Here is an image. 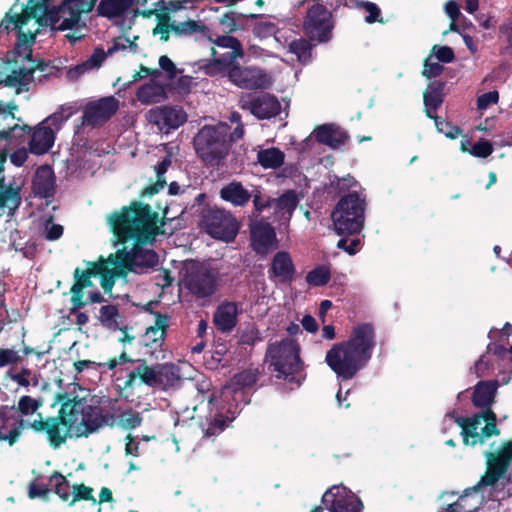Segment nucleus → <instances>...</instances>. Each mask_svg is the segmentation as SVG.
<instances>
[{"instance_id": "1", "label": "nucleus", "mask_w": 512, "mask_h": 512, "mask_svg": "<svg viewBox=\"0 0 512 512\" xmlns=\"http://www.w3.org/2000/svg\"><path fill=\"white\" fill-rule=\"evenodd\" d=\"M109 223L119 243L134 241L133 273L144 274L158 265V254L142 246L153 243L157 235L164 234L162 227L165 224V217L158 225V213L153 211L149 204L134 201L130 206H124L120 211L114 212L109 218Z\"/></svg>"}, {"instance_id": "2", "label": "nucleus", "mask_w": 512, "mask_h": 512, "mask_svg": "<svg viewBox=\"0 0 512 512\" xmlns=\"http://www.w3.org/2000/svg\"><path fill=\"white\" fill-rule=\"evenodd\" d=\"M376 346L375 327L371 323L355 325L347 340L335 343L325 362L341 380H351L372 358Z\"/></svg>"}, {"instance_id": "3", "label": "nucleus", "mask_w": 512, "mask_h": 512, "mask_svg": "<svg viewBox=\"0 0 512 512\" xmlns=\"http://www.w3.org/2000/svg\"><path fill=\"white\" fill-rule=\"evenodd\" d=\"M60 404L57 416H50L46 419H38L29 423V427L36 433H45L50 446L54 448L64 444L68 437H71V431L77 424V405L78 400H70L68 392H60L55 395L54 403Z\"/></svg>"}, {"instance_id": "4", "label": "nucleus", "mask_w": 512, "mask_h": 512, "mask_svg": "<svg viewBox=\"0 0 512 512\" xmlns=\"http://www.w3.org/2000/svg\"><path fill=\"white\" fill-rule=\"evenodd\" d=\"M231 146L230 126L225 123L204 125L193 139L197 157L208 168L222 166Z\"/></svg>"}, {"instance_id": "5", "label": "nucleus", "mask_w": 512, "mask_h": 512, "mask_svg": "<svg viewBox=\"0 0 512 512\" xmlns=\"http://www.w3.org/2000/svg\"><path fill=\"white\" fill-rule=\"evenodd\" d=\"M266 355L270 359L269 369L275 373L277 379H283L297 387L301 385L299 375L303 371L304 364L300 358V347L296 340L286 338L270 344Z\"/></svg>"}, {"instance_id": "6", "label": "nucleus", "mask_w": 512, "mask_h": 512, "mask_svg": "<svg viewBox=\"0 0 512 512\" xmlns=\"http://www.w3.org/2000/svg\"><path fill=\"white\" fill-rule=\"evenodd\" d=\"M366 200L356 191L342 196L335 205L331 219L338 235H357L365 221Z\"/></svg>"}, {"instance_id": "7", "label": "nucleus", "mask_w": 512, "mask_h": 512, "mask_svg": "<svg viewBox=\"0 0 512 512\" xmlns=\"http://www.w3.org/2000/svg\"><path fill=\"white\" fill-rule=\"evenodd\" d=\"M137 380H139L138 384L159 387L164 390L178 388L182 382L178 366L166 363L152 367L148 365L147 360L138 361V366L128 373L122 389H134Z\"/></svg>"}, {"instance_id": "8", "label": "nucleus", "mask_w": 512, "mask_h": 512, "mask_svg": "<svg viewBox=\"0 0 512 512\" xmlns=\"http://www.w3.org/2000/svg\"><path fill=\"white\" fill-rule=\"evenodd\" d=\"M220 281L219 270L208 263L192 260L185 266L182 283L196 300L211 298L218 291Z\"/></svg>"}, {"instance_id": "9", "label": "nucleus", "mask_w": 512, "mask_h": 512, "mask_svg": "<svg viewBox=\"0 0 512 512\" xmlns=\"http://www.w3.org/2000/svg\"><path fill=\"white\" fill-rule=\"evenodd\" d=\"M302 21L304 35L316 44L329 42L333 37V14L319 0H311Z\"/></svg>"}, {"instance_id": "10", "label": "nucleus", "mask_w": 512, "mask_h": 512, "mask_svg": "<svg viewBox=\"0 0 512 512\" xmlns=\"http://www.w3.org/2000/svg\"><path fill=\"white\" fill-rule=\"evenodd\" d=\"M70 400L80 401V404L77 405V424L73 427L76 437H88L105 426L112 427L115 424L113 413H103L98 406L86 405L84 399L77 395L70 396Z\"/></svg>"}, {"instance_id": "11", "label": "nucleus", "mask_w": 512, "mask_h": 512, "mask_svg": "<svg viewBox=\"0 0 512 512\" xmlns=\"http://www.w3.org/2000/svg\"><path fill=\"white\" fill-rule=\"evenodd\" d=\"M486 471L479 482L472 487L478 491L481 487L493 486L507 472L512 462V441L503 442L496 451H487Z\"/></svg>"}, {"instance_id": "12", "label": "nucleus", "mask_w": 512, "mask_h": 512, "mask_svg": "<svg viewBox=\"0 0 512 512\" xmlns=\"http://www.w3.org/2000/svg\"><path fill=\"white\" fill-rule=\"evenodd\" d=\"M202 222L211 236L225 241L233 240L239 231L235 217L218 207L203 210Z\"/></svg>"}, {"instance_id": "13", "label": "nucleus", "mask_w": 512, "mask_h": 512, "mask_svg": "<svg viewBox=\"0 0 512 512\" xmlns=\"http://www.w3.org/2000/svg\"><path fill=\"white\" fill-rule=\"evenodd\" d=\"M235 86L245 90L266 89L272 85V79L263 69L256 66L233 67L227 75Z\"/></svg>"}, {"instance_id": "14", "label": "nucleus", "mask_w": 512, "mask_h": 512, "mask_svg": "<svg viewBox=\"0 0 512 512\" xmlns=\"http://www.w3.org/2000/svg\"><path fill=\"white\" fill-rule=\"evenodd\" d=\"M321 502L329 512H361L364 508L362 501L344 486L331 487Z\"/></svg>"}, {"instance_id": "15", "label": "nucleus", "mask_w": 512, "mask_h": 512, "mask_svg": "<svg viewBox=\"0 0 512 512\" xmlns=\"http://www.w3.org/2000/svg\"><path fill=\"white\" fill-rule=\"evenodd\" d=\"M119 109V101L114 96L102 97L86 104L82 123L97 127L106 123Z\"/></svg>"}, {"instance_id": "16", "label": "nucleus", "mask_w": 512, "mask_h": 512, "mask_svg": "<svg viewBox=\"0 0 512 512\" xmlns=\"http://www.w3.org/2000/svg\"><path fill=\"white\" fill-rule=\"evenodd\" d=\"M26 427V421L17 414L14 405H0V442L13 446Z\"/></svg>"}, {"instance_id": "17", "label": "nucleus", "mask_w": 512, "mask_h": 512, "mask_svg": "<svg viewBox=\"0 0 512 512\" xmlns=\"http://www.w3.org/2000/svg\"><path fill=\"white\" fill-rule=\"evenodd\" d=\"M146 118L149 123L158 126L162 131L168 132L183 125L187 120V114L177 106H160L151 108L147 112Z\"/></svg>"}, {"instance_id": "18", "label": "nucleus", "mask_w": 512, "mask_h": 512, "mask_svg": "<svg viewBox=\"0 0 512 512\" xmlns=\"http://www.w3.org/2000/svg\"><path fill=\"white\" fill-rule=\"evenodd\" d=\"M295 274L296 267L290 253L287 251L275 253L268 269L269 279L274 282L287 284L295 279Z\"/></svg>"}, {"instance_id": "19", "label": "nucleus", "mask_w": 512, "mask_h": 512, "mask_svg": "<svg viewBox=\"0 0 512 512\" xmlns=\"http://www.w3.org/2000/svg\"><path fill=\"white\" fill-rule=\"evenodd\" d=\"M211 55L213 59L205 66L207 74L211 76L222 74L227 77L229 71L239 65L238 59L243 58L245 52L244 49L230 50L217 56L216 49L211 47Z\"/></svg>"}, {"instance_id": "20", "label": "nucleus", "mask_w": 512, "mask_h": 512, "mask_svg": "<svg viewBox=\"0 0 512 512\" xmlns=\"http://www.w3.org/2000/svg\"><path fill=\"white\" fill-rule=\"evenodd\" d=\"M45 123L46 122L42 121L33 129L31 128L30 133L22 131L30 136V140L28 142L29 151L34 155H43L54 145L55 133L53 129L50 126H46Z\"/></svg>"}, {"instance_id": "21", "label": "nucleus", "mask_w": 512, "mask_h": 512, "mask_svg": "<svg viewBox=\"0 0 512 512\" xmlns=\"http://www.w3.org/2000/svg\"><path fill=\"white\" fill-rule=\"evenodd\" d=\"M240 313L238 303L225 300L215 309L213 314V324L217 331L221 333H230L238 323Z\"/></svg>"}, {"instance_id": "22", "label": "nucleus", "mask_w": 512, "mask_h": 512, "mask_svg": "<svg viewBox=\"0 0 512 512\" xmlns=\"http://www.w3.org/2000/svg\"><path fill=\"white\" fill-rule=\"evenodd\" d=\"M18 109V106L10 102L5 107L0 102V139L1 140H10L13 137H21L22 134H15L17 130L27 131L30 133L31 127L29 125L23 124L22 126L18 123H14L16 120L14 111Z\"/></svg>"}, {"instance_id": "23", "label": "nucleus", "mask_w": 512, "mask_h": 512, "mask_svg": "<svg viewBox=\"0 0 512 512\" xmlns=\"http://www.w3.org/2000/svg\"><path fill=\"white\" fill-rule=\"evenodd\" d=\"M74 283L70 288L72 308L70 313L73 314L80 308L87 305V301H84V289L94 287L92 282V276L87 274L83 269L76 267L73 272Z\"/></svg>"}, {"instance_id": "24", "label": "nucleus", "mask_w": 512, "mask_h": 512, "mask_svg": "<svg viewBox=\"0 0 512 512\" xmlns=\"http://www.w3.org/2000/svg\"><path fill=\"white\" fill-rule=\"evenodd\" d=\"M251 241L257 253H265L277 241L275 229L268 222H257L251 227Z\"/></svg>"}, {"instance_id": "25", "label": "nucleus", "mask_w": 512, "mask_h": 512, "mask_svg": "<svg viewBox=\"0 0 512 512\" xmlns=\"http://www.w3.org/2000/svg\"><path fill=\"white\" fill-rule=\"evenodd\" d=\"M250 110L258 119H270L280 113L281 104L276 96L264 93L250 101Z\"/></svg>"}, {"instance_id": "26", "label": "nucleus", "mask_w": 512, "mask_h": 512, "mask_svg": "<svg viewBox=\"0 0 512 512\" xmlns=\"http://www.w3.org/2000/svg\"><path fill=\"white\" fill-rule=\"evenodd\" d=\"M56 179L52 167L48 164L37 168L33 179V190L41 198H50L55 194Z\"/></svg>"}, {"instance_id": "27", "label": "nucleus", "mask_w": 512, "mask_h": 512, "mask_svg": "<svg viewBox=\"0 0 512 512\" xmlns=\"http://www.w3.org/2000/svg\"><path fill=\"white\" fill-rule=\"evenodd\" d=\"M219 196L235 207H245L251 200L252 190H248L240 181L233 180L220 189Z\"/></svg>"}, {"instance_id": "28", "label": "nucleus", "mask_w": 512, "mask_h": 512, "mask_svg": "<svg viewBox=\"0 0 512 512\" xmlns=\"http://www.w3.org/2000/svg\"><path fill=\"white\" fill-rule=\"evenodd\" d=\"M173 33L176 36L193 37L195 41L205 42L211 40V29L202 21L188 19L177 22L173 26Z\"/></svg>"}, {"instance_id": "29", "label": "nucleus", "mask_w": 512, "mask_h": 512, "mask_svg": "<svg viewBox=\"0 0 512 512\" xmlns=\"http://www.w3.org/2000/svg\"><path fill=\"white\" fill-rule=\"evenodd\" d=\"M314 136L318 143L326 145L332 149H337L344 145L349 139V135L333 124L319 125L314 129Z\"/></svg>"}, {"instance_id": "30", "label": "nucleus", "mask_w": 512, "mask_h": 512, "mask_svg": "<svg viewBox=\"0 0 512 512\" xmlns=\"http://www.w3.org/2000/svg\"><path fill=\"white\" fill-rule=\"evenodd\" d=\"M22 203L19 187L5 185L4 179H0V215L6 213L14 216Z\"/></svg>"}, {"instance_id": "31", "label": "nucleus", "mask_w": 512, "mask_h": 512, "mask_svg": "<svg viewBox=\"0 0 512 512\" xmlns=\"http://www.w3.org/2000/svg\"><path fill=\"white\" fill-rule=\"evenodd\" d=\"M498 382L496 380L491 381H479L474 386L472 395V403L476 408L492 406L495 399Z\"/></svg>"}, {"instance_id": "32", "label": "nucleus", "mask_w": 512, "mask_h": 512, "mask_svg": "<svg viewBox=\"0 0 512 512\" xmlns=\"http://www.w3.org/2000/svg\"><path fill=\"white\" fill-rule=\"evenodd\" d=\"M134 4V0H100L97 12L100 16L114 18L122 16Z\"/></svg>"}, {"instance_id": "33", "label": "nucleus", "mask_w": 512, "mask_h": 512, "mask_svg": "<svg viewBox=\"0 0 512 512\" xmlns=\"http://www.w3.org/2000/svg\"><path fill=\"white\" fill-rule=\"evenodd\" d=\"M108 262L114 266L116 276H125L132 272L133 268V248L128 251L126 247L117 250L115 254L108 257Z\"/></svg>"}, {"instance_id": "34", "label": "nucleus", "mask_w": 512, "mask_h": 512, "mask_svg": "<svg viewBox=\"0 0 512 512\" xmlns=\"http://www.w3.org/2000/svg\"><path fill=\"white\" fill-rule=\"evenodd\" d=\"M34 17H36L34 8H31L29 11H26L23 14L10 15V12L6 13V18H8V23H12L15 26V28L19 29V31H18V43L19 44H24V43L32 44L35 42V34H31V33L25 34L21 31V28L23 26H25L31 18H34Z\"/></svg>"}, {"instance_id": "35", "label": "nucleus", "mask_w": 512, "mask_h": 512, "mask_svg": "<svg viewBox=\"0 0 512 512\" xmlns=\"http://www.w3.org/2000/svg\"><path fill=\"white\" fill-rule=\"evenodd\" d=\"M249 18V19H263V14H254L250 13L248 15H244L242 13H236L234 11L225 12L220 18L219 23L223 26V32L226 34L234 33L238 30L242 29V24L240 23L241 19Z\"/></svg>"}, {"instance_id": "36", "label": "nucleus", "mask_w": 512, "mask_h": 512, "mask_svg": "<svg viewBox=\"0 0 512 512\" xmlns=\"http://www.w3.org/2000/svg\"><path fill=\"white\" fill-rule=\"evenodd\" d=\"M259 369L254 367H249L244 369L238 373H236L230 380L229 387L232 391L236 392L238 390H243L246 388L253 387L258 381L259 377Z\"/></svg>"}, {"instance_id": "37", "label": "nucleus", "mask_w": 512, "mask_h": 512, "mask_svg": "<svg viewBox=\"0 0 512 512\" xmlns=\"http://www.w3.org/2000/svg\"><path fill=\"white\" fill-rule=\"evenodd\" d=\"M444 89L445 83L443 81L430 82L423 93L424 106L431 107L434 111L438 110L444 101Z\"/></svg>"}, {"instance_id": "38", "label": "nucleus", "mask_w": 512, "mask_h": 512, "mask_svg": "<svg viewBox=\"0 0 512 512\" xmlns=\"http://www.w3.org/2000/svg\"><path fill=\"white\" fill-rule=\"evenodd\" d=\"M155 324L146 328L145 335L150 339L151 343H158L159 346L163 343L168 328L169 316L160 312H154Z\"/></svg>"}, {"instance_id": "39", "label": "nucleus", "mask_w": 512, "mask_h": 512, "mask_svg": "<svg viewBox=\"0 0 512 512\" xmlns=\"http://www.w3.org/2000/svg\"><path fill=\"white\" fill-rule=\"evenodd\" d=\"M285 155L279 148H268L257 153L258 163L265 169H277L284 163Z\"/></svg>"}, {"instance_id": "40", "label": "nucleus", "mask_w": 512, "mask_h": 512, "mask_svg": "<svg viewBox=\"0 0 512 512\" xmlns=\"http://www.w3.org/2000/svg\"><path fill=\"white\" fill-rule=\"evenodd\" d=\"M311 42L313 41L306 37L295 39L289 44V51L295 54L297 60L304 65L312 60V49L316 43L312 44Z\"/></svg>"}, {"instance_id": "41", "label": "nucleus", "mask_w": 512, "mask_h": 512, "mask_svg": "<svg viewBox=\"0 0 512 512\" xmlns=\"http://www.w3.org/2000/svg\"><path fill=\"white\" fill-rule=\"evenodd\" d=\"M164 93L163 86L157 83H147L140 86L136 92L137 99L143 104L155 103Z\"/></svg>"}, {"instance_id": "42", "label": "nucleus", "mask_w": 512, "mask_h": 512, "mask_svg": "<svg viewBox=\"0 0 512 512\" xmlns=\"http://www.w3.org/2000/svg\"><path fill=\"white\" fill-rule=\"evenodd\" d=\"M298 198L295 190H287L274 201L277 211L287 214L290 218L296 209Z\"/></svg>"}, {"instance_id": "43", "label": "nucleus", "mask_w": 512, "mask_h": 512, "mask_svg": "<svg viewBox=\"0 0 512 512\" xmlns=\"http://www.w3.org/2000/svg\"><path fill=\"white\" fill-rule=\"evenodd\" d=\"M50 482H54V493L63 501L69 504L72 494L69 489V482L60 472L54 471L50 478Z\"/></svg>"}, {"instance_id": "44", "label": "nucleus", "mask_w": 512, "mask_h": 512, "mask_svg": "<svg viewBox=\"0 0 512 512\" xmlns=\"http://www.w3.org/2000/svg\"><path fill=\"white\" fill-rule=\"evenodd\" d=\"M59 14L60 15L57 18V21H59L60 19L62 20L56 27L57 30H73L75 27L79 26L81 16L70 9H64V6L62 4L59 6ZM54 21L56 22V20Z\"/></svg>"}, {"instance_id": "45", "label": "nucleus", "mask_w": 512, "mask_h": 512, "mask_svg": "<svg viewBox=\"0 0 512 512\" xmlns=\"http://www.w3.org/2000/svg\"><path fill=\"white\" fill-rule=\"evenodd\" d=\"M210 417L207 428L203 429L204 437L207 438L219 435L225 430L228 422L231 421L229 417L224 416L222 413H215L213 416L210 415Z\"/></svg>"}, {"instance_id": "46", "label": "nucleus", "mask_w": 512, "mask_h": 512, "mask_svg": "<svg viewBox=\"0 0 512 512\" xmlns=\"http://www.w3.org/2000/svg\"><path fill=\"white\" fill-rule=\"evenodd\" d=\"M331 279L330 270L325 266H317L311 271H309L306 275V282L310 286H324Z\"/></svg>"}, {"instance_id": "47", "label": "nucleus", "mask_w": 512, "mask_h": 512, "mask_svg": "<svg viewBox=\"0 0 512 512\" xmlns=\"http://www.w3.org/2000/svg\"><path fill=\"white\" fill-rule=\"evenodd\" d=\"M72 497L69 506H73L77 501H90L93 505L97 504V499L93 495V488L83 483L74 484L72 487Z\"/></svg>"}, {"instance_id": "48", "label": "nucleus", "mask_w": 512, "mask_h": 512, "mask_svg": "<svg viewBox=\"0 0 512 512\" xmlns=\"http://www.w3.org/2000/svg\"><path fill=\"white\" fill-rule=\"evenodd\" d=\"M205 42L213 43L220 48H227L230 50L244 49L240 40L230 34L216 35L211 31V40H205Z\"/></svg>"}, {"instance_id": "49", "label": "nucleus", "mask_w": 512, "mask_h": 512, "mask_svg": "<svg viewBox=\"0 0 512 512\" xmlns=\"http://www.w3.org/2000/svg\"><path fill=\"white\" fill-rule=\"evenodd\" d=\"M143 418L141 414L132 408L123 411L119 415V426L126 430H132L141 425Z\"/></svg>"}, {"instance_id": "50", "label": "nucleus", "mask_w": 512, "mask_h": 512, "mask_svg": "<svg viewBox=\"0 0 512 512\" xmlns=\"http://www.w3.org/2000/svg\"><path fill=\"white\" fill-rule=\"evenodd\" d=\"M76 110L72 106H60V108L47 117L44 122H50L52 126L60 128L61 125L74 115Z\"/></svg>"}, {"instance_id": "51", "label": "nucleus", "mask_w": 512, "mask_h": 512, "mask_svg": "<svg viewBox=\"0 0 512 512\" xmlns=\"http://www.w3.org/2000/svg\"><path fill=\"white\" fill-rule=\"evenodd\" d=\"M435 126L438 132L443 133L449 139H456L462 134V129L444 120L442 117H436Z\"/></svg>"}, {"instance_id": "52", "label": "nucleus", "mask_w": 512, "mask_h": 512, "mask_svg": "<svg viewBox=\"0 0 512 512\" xmlns=\"http://www.w3.org/2000/svg\"><path fill=\"white\" fill-rule=\"evenodd\" d=\"M95 3L96 0H64L62 5L64 9H70L81 16L82 13L90 12Z\"/></svg>"}, {"instance_id": "53", "label": "nucleus", "mask_w": 512, "mask_h": 512, "mask_svg": "<svg viewBox=\"0 0 512 512\" xmlns=\"http://www.w3.org/2000/svg\"><path fill=\"white\" fill-rule=\"evenodd\" d=\"M140 14L144 18H149L152 15H155L157 18V25H166L173 28V26L177 23L176 21H172L170 15L171 13L168 10H166L164 6L161 7L159 11L156 9L143 10Z\"/></svg>"}, {"instance_id": "54", "label": "nucleus", "mask_w": 512, "mask_h": 512, "mask_svg": "<svg viewBox=\"0 0 512 512\" xmlns=\"http://www.w3.org/2000/svg\"><path fill=\"white\" fill-rule=\"evenodd\" d=\"M41 406L42 402L40 400L24 395L19 398L16 411L17 413L20 412L22 415H28L29 413L37 411Z\"/></svg>"}, {"instance_id": "55", "label": "nucleus", "mask_w": 512, "mask_h": 512, "mask_svg": "<svg viewBox=\"0 0 512 512\" xmlns=\"http://www.w3.org/2000/svg\"><path fill=\"white\" fill-rule=\"evenodd\" d=\"M251 199L253 200L255 211L258 213L263 212L265 209L271 208L275 201V199L270 196L262 195L261 191L257 188L252 190Z\"/></svg>"}, {"instance_id": "56", "label": "nucleus", "mask_w": 512, "mask_h": 512, "mask_svg": "<svg viewBox=\"0 0 512 512\" xmlns=\"http://www.w3.org/2000/svg\"><path fill=\"white\" fill-rule=\"evenodd\" d=\"M277 31V26L271 21L260 20L255 23L253 27V34L259 38H267L274 35Z\"/></svg>"}, {"instance_id": "57", "label": "nucleus", "mask_w": 512, "mask_h": 512, "mask_svg": "<svg viewBox=\"0 0 512 512\" xmlns=\"http://www.w3.org/2000/svg\"><path fill=\"white\" fill-rule=\"evenodd\" d=\"M118 315V308L115 305H105L100 308L99 320L106 326L112 327L117 324L116 318Z\"/></svg>"}, {"instance_id": "58", "label": "nucleus", "mask_w": 512, "mask_h": 512, "mask_svg": "<svg viewBox=\"0 0 512 512\" xmlns=\"http://www.w3.org/2000/svg\"><path fill=\"white\" fill-rule=\"evenodd\" d=\"M493 152L492 144L485 139H480L474 143L469 151V154L478 158H487Z\"/></svg>"}, {"instance_id": "59", "label": "nucleus", "mask_w": 512, "mask_h": 512, "mask_svg": "<svg viewBox=\"0 0 512 512\" xmlns=\"http://www.w3.org/2000/svg\"><path fill=\"white\" fill-rule=\"evenodd\" d=\"M14 72H16L17 77H19L21 80L20 87H17L16 93L19 94L23 91H28L29 84L31 81H33V74L35 69L20 67L18 70H14Z\"/></svg>"}, {"instance_id": "60", "label": "nucleus", "mask_w": 512, "mask_h": 512, "mask_svg": "<svg viewBox=\"0 0 512 512\" xmlns=\"http://www.w3.org/2000/svg\"><path fill=\"white\" fill-rule=\"evenodd\" d=\"M258 340H260L259 331L255 325H249L245 327L241 333L239 338V343L243 345H254Z\"/></svg>"}, {"instance_id": "61", "label": "nucleus", "mask_w": 512, "mask_h": 512, "mask_svg": "<svg viewBox=\"0 0 512 512\" xmlns=\"http://www.w3.org/2000/svg\"><path fill=\"white\" fill-rule=\"evenodd\" d=\"M431 55H429L425 60L423 64V71L422 74L427 79L438 77L442 74L444 67L438 62H431Z\"/></svg>"}, {"instance_id": "62", "label": "nucleus", "mask_w": 512, "mask_h": 512, "mask_svg": "<svg viewBox=\"0 0 512 512\" xmlns=\"http://www.w3.org/2000/svg\"><path fill=\"white\" fill-rule=\"evenodd\" d=\"M478 491H474L471 488H468L464 491V494L459 497V502H461L460 509L462 512H475L479 508V503L477 501L471 502L470 496L472 493H477Z\"/></svg>"}, {"instance_id": "63", "label": "nucleus", "mask_w": 512, "mask_h": 512, "mask_svg": "<svg viewBox=\"0 0 512 512\" xmlns=\"http://www.w3.org/2000/svg\"><path fill=\"white\" fill-rule=\"evenodd\" d=\"M431 53H434L437 60L442 63H451L455 59L454 51L449 46L434 45Z\"/></svg>"}, {"instance_id": "64", "label": "nucleus", "mask_w": 512, "mask_h": 512, "mask_svg": "<svg viewBox=\"0 0 512 512\" xmlns=\"http://www.w3.org/2000/svg\"><path fill=\"white\" fill-rule=\"evenodd\" d=\"M108 269L106 262L103 260L86 261V269H83V271L92 277H101Z\"/></svg>"}]
</instances>
